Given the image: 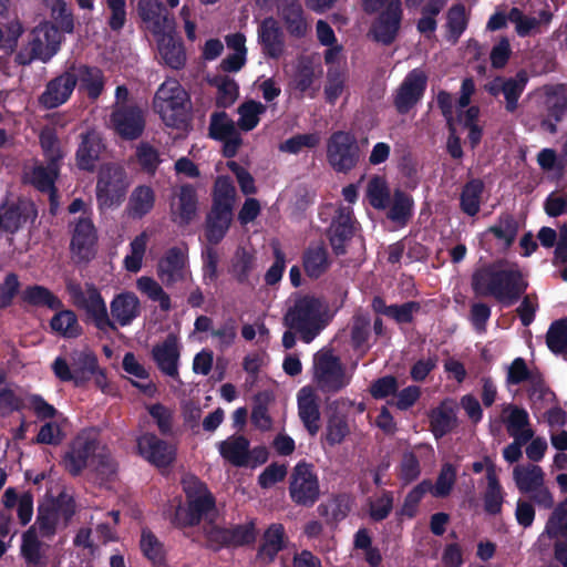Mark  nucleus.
Here are the masks:
<instances>
[{
  "mask_svg": "<svg viewBox=\"0 0 567 567\" xmlns=\"http://www.w3.org/2000/svg\"><path fill=\"white\" fill-rule=\"evenodd\" d=\"M528 80L525 70H519L514 76L505 78L502 94L505 97V110L508 113H514L518 109V100L525 91Z\"/></svg>",
  "mask_w": 567,
  "mask_h": 567,
  "instance_id": "47",
  "label": "nucleus"
},
{
  "mask_svg": "<svg viewBox=\"0 0 567 567\" xmlns=\"http://www.w3.org/2000/svg\"><path fill=\"white\" fill-rule=\"evenodd\" d=\"M288 492L297 506L312 507L320 497V484L315 466L306 461L298 462L289 477Z\"/></svg>",
  "mask_w": 567,
  "mask_h": 567,
  "instance_id": "12",
  "label": "nucleus"
},
{
  "mask_svg": "<svg viewBox=\"0 0 567 567\" xmlns=\"http://www.w3.org/2000/svg\"><path fill=\"white\" fill-rule=\"evenodd\" d=\"M210 84L217 87L216 104L219 107L230 106L239 95V85L227 75L215 76Z\"/></svg>",
  "mask_w": 567,
  "mask_h": 567,
  "instance_id": "58",
  "label": "nucleus"
},
{
  "mask_svg": "<svg viewBox=\"0 0 567 567\" xmlns=\"http://www.w3.org/2000/svg\"><path fill=\"white\" fill-rule=\"evenodd\" d=\"M471 286L476 296L494 297L502 306L511 307L526 292L528 282L517 268L484 266L472 275Z\"/></svg>",
  "mask_w": 567,
  "mask_h": 567,
  "instance_id": "1",
  "label": "nucleus"
},
{
  "mask_svg": "<svg viewBox=\"0 0 567 567\" xmlns=\"http://www.w3.org/2000/svg\"><path fill=\"white\" fill-rule=\"evenodd\" d=\"M515 484L523 494H529L544 483V472L538 465L516 466L513 472Z\"/></svg>",
  "mask_w": 567,
  "mask_h": 567,
  "instance_id": "52",
  "label": "nucleus"
},
{
  "mask_svg": "<svg viewBox=\"0 0 567 567\" xmlns=\"http://www.w3.org/2000/svg\"><path fill=\"white\" fill-rule=\"evenodd\" d=\"M545 111L540 127L550 134H556L558 131L557 124L567 115V90L564 84L546 90Z\"/></svg>",
  "mask_w": 567,
  "mask_h": 567,
  "instance_id": "22",
  "label": "nucleus"
},
{
  "mask_svg": "<svg viewBox=\"0 0 567 567\" xmlns=\"http://www.w3.org/2000/svg\"><path fill=\"white\" fill-rule=\"evenodd\" d=\"M155 205V192L151 186L140 185L132 192L127 212L134 219H141L152 212Z\"/></svg>",
  "mask_w": 567,
  "mask_h": 567,
  "instance_id": "43",
  "label": "nucleus"
},
{
  "mask_svg": "<svg viewBox=\"0 0 567 567\" xmlns=\"http://www.w3.org/2000/svg\"><path fill=\"white\" fill-rule=\"evenodd\" d=\"M367 197L369 204L378 210H384L389 207L391 199V192L381 176H373L367 186Z\"/></svg>",
  "mask_w": 567,
  "mask_h": 567,
  "instance_id": "56",
  "label": "nucleus"
},
{
  "mask_svg": "<svg viewBox=\"0 0 567 567\" xmlns=\"http://www.w3.org/2000/svg\"><path fill=\"white\" fill-rule=\"evenodd\" d=\"M233 221V208L228 205H220L218 202L212 204L210 210L205 218V238L212 246H216L226 237Z\"/></svg>",
  "mask_w": 567,
  "mask_h": 567,
  "instance_id": "24",
  "label": "nucleus"
},
{
  "mask_svg": "<svg viewBox=\"0 0 567 567\" xmlns=\"http://www.w3.org/2000/svg\"><path fill=\"white\" fill-rule=\"evenodd\" d=\"M20 553L29 567L47 566L43 543L38 537L35 525L22 534Z\"/></svg>",
  "mask_w": 567,
  "mask_h": 567,
  "instance_id": "39",
  "label": "nucleus"
},
{
  "mask_svg": "<svg viewBox=\"0 0 567 567\" xmlns=\"http://www.w3.org/2000/svg\"><path fill=\"white\" fill-rule=\"evenodd\" d=\"M76 87V78L70 70V63L65 69L49 80L38 102L44 110H53L62 106L72 97Z\"/></svg>",
  "mask_w": 567,
  "mask_h": 567,
  "instance_id": "16",
  "label": "nucleus"
},
{
  "mask_svg": "<svg viewBox=\"0 0 567 567\" xmlns=\"http://www.w3.org/2000/svg\"><path fill=\"white\" fill-rule=\"evenodd\" d=\"M182 486L185 505H178L175 508L171 522L177 528L195 527L216 508V498L206 483L195 475L183 478Z\"/></svg>",
  "mask_w": 567,
  "mask_h": 567,
  "instance_id": "3",
  "label": "nucleus"
},
{
  "mask_svg": "<svg viewBox=\"0 0 567 567\" xmlns=\"http://www.w3.org/2000/svg\"><path fill=\"white\" fill-rule=\"evenodd\" d=\"M137 450L151 464L156 467H167L176 457V450L154 433H144L137 439Z\"/></svg>",
  "mask_w": 567,
  "mask_h": 567,
  "instance_id": "23",
  "label": "nucleus"
},
{
  "mask_svg": "<svg viewBox=\"0 0 567 567\" xmlns=\"http://www.w3.org/2000/svg\"><path fill=\"white\" fill-rule=\"evenodd\" d=\"M427 75L419 68L411 70L392 94V104L400 115L409 114L423 99Z\"/></svg>",
  "mask_w": 567,
  "mask_h": 567,
  "instance_id": "14",
  "label": "nucleus"
},
{
  "mask_svg": "<svg viewBox=\"0 0 567 567\" xmlns=\"http://www.w3.org/2000/svg\"><path fill=\"white\" fill-rule=\"evenodd\" d=\"M258 42L262 54L278 60L285 52V38L281 28L272 17L265 18L258 27Z\"/></svg>",
  "mask_w": 567,
  "mask_h": 567,
  "instance_id": "27",
  "label": "nucleus"
},
{
  "mask_svg": "<svg viewBox=\"0 0 567 567\" xmlns=\"http://www.w3.org/2000/svg\"><path fill=\"white\" fill-rule=\"evenodd\" d=\"M361 158L355 136L346 131L333 132L327 141V162L336 173L348 174Z\"/></svg>",
  "mask_w": 567,
  "mask_h": 567,
  "instance_id": "11",
  "label": "nucleus"
},
{
  "mask_svg": "<svg viewBox=\"0 0 567 567\" xmlns=\"http://www.w3.org/2000/svg\"><path fill=\"white\" fill-rule=\"evenodd\" d=\"M507 410L509 414L505 423L508 434L512 437H516L529 433L532 439L534 431L529 427V415L527 411L517 405H508Z\"/></svg>",
  "mask_w": 567,
  "mask_h": 567,
  "instance_id": "59",
  "label": "nucleus"
},
{
  "mask_svg": "<svg viewBox=\"0 0 567 567\" xmlns=\"http://www.w3.org/2000/svg\"><path fill=\"white\" fill-rule=\"evenodd\" d=\"M369 517L375 523L386 519L394 505V494L392 491L382 489L374 499H369Z\"/></svg>",
  "mask_w": 567,
  "mask_h": 567,
  "instance_id": "63",
  "label": "nucleus"
},
{
  "mask_svg": "<svg viewBox=\"0 0 567 567\" xmlns=\"http://www.w3.org/2000/svg\"><path fill=\"white\" fill-rule=\"evenodd\" d=\"M113 319L121 326L131 324L141 315V302L134 292L116 295L110 305Z\"/></svg>",
  "mask_w": 567,
  "mask_h": 567,
  "instance_id": "34",
  "label": "nucleus"
},
{
  "mask_svg": "<svg viewBox=\"0 0 567 567\" xmlns=\"http://www.w3.org/2000/svg\"><path fill=\"white\" fill-rule=\"evenodd\" d=\"M267 111L266 105L255 100H248L238 106V126L249 132L254 130L260 121V115Z\"/></svg>",
  "mask_w": 567,
  "mask_h": 567,
  "instance_id": "57",
  "label": "nucleus"
},
{
  "mask_svg": "<svg viewBox=\"0 0 567 567\" xmlns=\"http://www.w3.org/2000/svg\"><path fill=\"white\" fill-rule=\"evenodd\" d=\"M518 223L514 215L502 213L497 217V221L486 229V234L493 235L496 239L504 241L505 247L509 248L518 234Z\"/></svg>",
  "mask_w": 567,
  "mask_h": 567,
  "instance_id": "51",
  "label": "nucleus"
},
{
  "mask_svg": "<svg viewBox=\"0 0 567 567\" xmlns=\"http://www.w3.org/2000/svg\"><path fill=\"white\" fill-rule=\"evenodd\" d=\"M372 310L378 313L385 316L394 320L398 324H409L414 321V313L421 310L419 301H406L402 305H390L388 306L385 300L375 296L371 302Z\"/></svg>",
  "mask_w": 567,
  "mask_h": 567,
  "instance_id": "32",
  "label": "nucleus"
},
{
  "mask_svg": "<svg viewBox=\"0 0 567 567\" xmlns=\"http://www.w3.org/2000/svg\"><path fill=\"white\" fill-rule=\"evenodd\" d=\"M153 109L168 127L186 130L189 126V95L176 79H167L158 86Z\"/></svg>",
  "mask_w": 567,
  "mask_h": 567,
  "instance_id": "4",
  "label": "nucleus"
},
{
  "mask_svg": "<svg viewBox=\"0 0 567 567\" xmlns=\"http://www.w3.org/2000/svg\"><path fill=\"white\" fill-rule=\"evenodd\" d=\"M312 371L317 390L327 396L341 392L351 381L340 358L331 350H321L313 355Z\"/></svg>",
  "mask_w": 567,
  "mask_h": 567,
  "instance_id": "8",
  "label": "nucleus"
},
{
  "mask_svg": "<svg viewBox=\"0 0 567 567\" xmlns=\"http://www.w3.org/2000/svg\"><path fill=\"white\" fill-rule=\"evenodd\" d=\"M135 156L142 171L151 176H154L159 164L162 163L158 151L150 143L141 142L136 146Z\"/></svg>",
  "mask_w": 567,
  "mask_h": 567,
  "instance_id": "64",
  "label": "nucleus"
},
{
  "mask_svg": "<svg viewBox=\"0 0 567 567\" xmlns=\"http://www.w3.org/2000/svg\"><path fill=\"white\" fill-rule=\"evenodd\" d=\"M484 183L480 178H472L466 182L460 195V208L470 217L480 213Z\"/></svg>",
  "mask_w": 567,
  "mask_h": 567,
  "instance_id": "46",
  "label": "nucleus"
},
{
  "mask_svg": "<svg viewBox=\"0 0 567 567\" xmlns=\"http://www.w3.org/2000/svg\"><path fill=\"white\" fill-rule=\"evenodd\" d=\"M70 70L76 78L80 90L84 91L90 100L95 101L102 95L105 78L100 68L73 61L70 63Z\"/></svg>",
  "mask_w": 567,
  "mask_h": 567,
  "instance_id": "28",
  "label": "nucleus"
},
{
  "mask_svg": "<svg viewBox=\"0 0 567 567\" xmlns=\"http://www.w3.org/2000/svg\"><path fill=\"white\" fill-rule=\"evenodd\" d=\"M158 51L164 62L174 70H181L186 63V54L183 42L176 40L173 33L159 35Z\"/></svg>",
  "mask_w": 567,
  "mask_h": 567,
  "instance_id": "41",
  "label": "nucleus"
},
{
  "mask_svg": "<svg viewBox=\"0 0 567 567\" xmlns=\"http://www.w3.org/2000/svg\"><path fill=\"white\" fill-rule=\"evenodd\" d=\"M316 72L311 58L302 55L298 59L290 85L293 91L303 96L315 83Z\"/></svg>",
  "mask_w": 567,
  "mask_h": 567,
  "instance_id": "49",
  "label": "nucleus"
},
{
  "mask_svg": "<svg viewBox=\"0 0 567 567\" xmlns=\"http://www.w3.org/2000/svg\"><path fill=\"white\" fill-rule=\"evenodd\" d=\"M447 40L456 43L467 28L465 7L461 3L452 6L446 14Z\"/></svg>",
  "mask_w": 567,
  "mask_h": 567,
  "instance_id": "61",
  "label": "nucleus"
},
{
  "mask_svg": "<svg viewBox=\"0 0 567 567\" xmlns=\"http://www.w3.org/2000/svg\"><path fill=\"white\" fill-rule=\"evenodd\" d=\"M140 547L143 555L151 561L153 567L166 566V550L164 544L150 529H143Z\"/></svg>",
  "mask_w": 567,
  "mask_h": 567,
  "instance_id": "50",
  "label": "nucleus"
},
{
  "mask_svg": "<svg viewBox=\"0 0 567 567\" xmlns=\"http://www.w3.org/2000/svg\"><path fill=\"white\" fill-rule=\"evenodd\" d=\"M504 496L505 493L499 483L497 473H494L493 467H491L487 476V486L483 494V505L485 513L492 516L501 514Z\"/></svg>",
  "mask_w": 567,
  "mask_h": 567,
  "instance_id": "48",
  "label": "nucleus"
},
{
  "mask_svg": "<svg viewBox=\"0 0 567 567\" xmlns=\"http://www.w3.org/2000/svg\"><path fill=\"white\" fill-rule=\"evenodd\" d=\"M38 207L24 196L7 195L0 203V235H16L38 218Z\"/></svg>",
  "mask_w": 567,
  "mask_h": 567,
  "instance_id": "9",
  "label": "nucleus"
},
{
  "mask_svg": "<svg viewBox=\"0 0 567 567\" xmlns=\"http://www.w3.org/2000/svg\"><path fill=\"white\" fill-rule=\"evenodd\" d=\"M51 369L61 382H72L74 386H84L94 375L99 386L105 381V373L99 365L97 355L89 350H74L70 353V360L56 357Z\"/></svg>",
  "mask_w": 567,
  "mask_h": 567,
  "instance_id": "5",
  "label": "nucleus"
},
{
  "mask_svg": "<svg viewBox=\"0 0 567 567\" xmlns=\"http://www.w3.org/2000/svg\"><path fill=\"white\" fill-rule=\"evenodd\" d=\"M97 233L90 217H79L76 220L70 250L78 262H89L96 254Z\"/></svg>",
  "mask_w": 567,
  "mask_h": 567,
  "instance_id": "19",
  "label": "nucleus"
},
{
  "mask_svg": "<svg viewBox=\"0 0 567 567\" xmlns=\"http://www.w3.org/2000/svg\"><path fill=\"white\" fill-rule=\"evenodd\" d=\"M138 13L141 19L147 24V29L159 37L166 33H173L175 30V19L167 8L159 0H140Z\"/></svg>",
  "mask_w": 567,
  "mask_h": 567,
  "instance_id": "20",
  "label": "nucleus"
},
{
  "mask_svg": "<svg viewBox=\"0 0 567 567\" xmlns=\"http://www.w3.org/2000/svg\"><path fill=\"white\" fill-rule=\"evenodd\" d=\"M198 214V194L194 185L182 184L169 200L171 220L178 227L189 226Z\"/></svg>",
  "mask_w": 567,
  "mask_h": 567,
  "instance_id": "18",
  "label": "nucleus"
},
{
  "mask_svg": "<svg viewBox=\"0 0 567 567\" xmlns=\"http://www.w3.org/2000/svg\"><path fill=\"white\" fill-rule=\"evenodd\" d=\"M285 528L281 524H271L264 534L257 557L264 563L274 561L280 550L284 549Z\"/></svg>",
  "mask_w": 567,
  "mask_h": 567,
  "instance_id": "40",
  "label": "nucleus"
},
{
  "mask_svg": "<svg viewBox=\"0 0 567 567\" xmlns=\"http://www.w3.org/2000/svg\"><path fill=\"white\" fill-rule=\"evenodd\" d=\"M509 17L516 24V32L520 37L530 35L533 32L539 31L540 25H547L553 19L549 10H540L537 17L526 16L517 8L511 10Z\"/></svg>",
  "mask_w": 567,
  "mask_h": 567,
  "instance_id": "44",
  "label": "nucleus"
},
{
  "mask_svg": "<svg viewBox=\"0 0 567 567\" xmlns=\"http://www.w3.org/2000/svg\"><path fill=\"white\" fill-rule=\"evenodd\" d=\"M430 430L439 440L457 426L456 408L451 400L442 401L429 415Z\"/></svg>",
  "mask_w": 567,
  "mask_h": 567,
  "instance_id": "33",
  "label": "nucleus"
},
{
  "mask_svg": "<svg viewBox=\"0 0 567 567\" xmlns=\"http://www.w3.org/2000/svg\"><path fill=\"white\" fill-rule=\"evenodd\" d=\"M546 344L555 354L567 353V319L550 323L546 333Z\"/></svg>",
  "mask_w": 567,
  "mask_h": 567,
  "instance_id": "62",
  "label": "nucleus"
},
{
  "mask_svg": "<svg viewBox=\"0 0 567 567\" xmlns=\"http://www.w3.org/2000/svg\"><path fill=\"white\" fill-rule=\"evenodd\" d=\"M348 417L338 411H333L327 422L324 439L330 446L341 444L349 435Z\"/></svg>",
  "mask_w": 567,
  "mask_h": 567,
  "instance_id": "55",
  "label": "nucleus"
},
{
  "mask_svg": "<svg viewBox=\"0 0 567 567\" xmlns=\"http://www.w3.org/2000/svg\"><path fill=\"white\" fill-rule=\"evenodd\" d=\"M61 33L50 22L35 27L29 34L28 43L16 53L14 62L27 66L39 60L48 63L60 50Z\"/></svg>",
  "mask_w": 567,
  "mask_h": 567,
  "instance_id": "6",
  "label": "nucleus"
},
{
  "mask_svg": "<svg viewBox=\"0 0 567 567\" xmlns=\"http://www.w3.org/2000/svg\"><path fill=\"white\" fill-rule=\"evenodd\" d=\"M402 14L401 0H388L384 9L371 24L369 33L372 39L383 45H391L399 34Z\"/></svg>",
  "mask_w": 567,
  "mask_h": 567,
  "instance_id": "17",
  "label": "nucleus"
},
{
  "mask_svg": "<svg viewBox=\"0 0 567 567\" xmlns=\"http://www.w3.org/2000/svg\"><path fill=\"white\" fill-rule=\"evenodd\" d=\"M66 291L71 297L72 303L85 311L86 321L92 322L94 327L102 331H116L117 328L111 320L106 303L100 290L93 284H86L85 290L79 282L70 281L66 284Z\"/></svg>",
  "mask_w": 567,
  "mask_h": 567,
  "instance_id": "7",
  "label": "nucleus"
},
{
  "mask_svg": "<svg viewBox=\"0 0 567 567\" xmlns=\"http://www.w3.org/2000/svg\"><path fill=\"white\" fill-rule=\"evenodd\" d=\"M544 533L550 539L567 542V498L560 501L550 513Z\"/></svg>",
  "mask_w": 567,
  "mask_h": 567,
  "instance_id": "53",
  "label": "nucleus"
},
{
  "mask_svg": "<svg viewBox=\"0 0 567 567\" xmlns=\"http://www.w3.org/2000/svg\"><path fill=\"white\" fill-rule=\"evenodd\" d=\"M152 355L164 374L178 377L179 349L176 337L169 334L163 343L154 346Z\"/></svg>",
  "mask_w": 567,
  "mask_h": 567,
  "instance_id": "31",
  "label": "nucleus"
},
{
  "mask_svg": "<svg viewBox=\"0 0 567 567\" xmlns=\"http://www.w3.org/2000/svg\"><path fill=\"white\" fill-rule=\"evenodd\" d=\"M128 188L125 169L114 163L101 167L96 181V200L100 209L118 206Z\"/></svg>",
  "mask_w": 567,
  "mask_h": 567,
  "instance_id": "10",
  "label": "nucleus"
},
{
  "mask_svg": "<svg viewBox=\"0 0 567 567\" xmlns=\"http://www.w3.org/2000/svg\"><path fill=\"white\" fill-rule=\"evenodd\" d=\"M50 328L56 334L68 339L78 338L83 333L76 313L70 309L58 310L50 320Z\"/></svg>",
  "mask_w": 567,
  "mask_h": 567,
  "instance_id": "45",
  "label": "nucleus"
},
{
  "mask_svg": "<svg viewBox=\"0 0 567 567\" xmlns=\"http://www.w3.org/2000/svg\"><path fill=\"white\" fill-rule=\"evenodd\" d=\"M298 415L309 435H317L320 430V409L315 394L307 388L298 393Z\"/></svg>",
  "mask_w": 567,
  "mask_h": 567,
  "instance_id": "35",
  "label": "nucleus"
},
{
  "mask_svg": "<svg viewBox=\"0 0 567 567\" xmlns=\"http://www.w3.org/2000/svg\"><path fill=\"white\" fill-rule=\"evenodd\" d=\"M60 175V166L51 165L50 163H45V165L39 164L33 166L30 175V183L41 193H45L50 189L55 188V181Z\"/></svg>",
  "mask_w": 567,
  "mask_h": 567,
  "instance_id": "54",
  "label": "nucleus"
},
{
  "mask_svg": "<svg viewBox=\"0 0 567 567\" xmlns=\"http://www.w3.org/2000/svg\"><path fill=\"white\" fill-rule=\"evenodd\" d=\"M301 259L306 276L313 280L322 277L332 265L329 250L323 241L310 243L303 250Z\"/></svg>",
  "mask_w": 567,
  "mask_h": 567,
  "instance_id": "29",
  "label": "nucleus"
},
{
  "mask_svg": "<svg viewBox=\"0 0 567 567\" xmlns=\"http://www.w3.org/2000/svg\"><path fill=\"white\" fill-rule=\"evenodd\" d=\"M220 456L235 467H247L250 462V442L241 434H233L217 443Z\"/></svg>",
  "mask_w": 567,
  "mask_h": 567,
  "instance_id": "30",
  "label": "nucleus"
},
{
  "mask_svg": "<svg viewBox=\"0 0 567 567\" xmlns=\"http://www.w3.org/2000/svg\"><path fill=\"white\" fill-rule=\"evenodd\" d=\"M22 302L32 307H47L58 311L63 308L61 299L49 288L41 285L27 286L21 293Z\"/></svg>",
  "mask_w": 567,
  "mask_h": 567,
  "instance_id": "42",
  "label": "nucleus"
},
{
  "mask_svg": "<svg viewBox=\"0 0 567 567\" xmlns=\"http://www.w3.org/2000/svg\"><path fill=\"white\" fill-rule=\"evenodd\" d=\"M355 234V219L350 207L340 206L326 229L333 254L339 257L348 252V244Z\"/></svg>",
  "mask_w": 567,
  "mask_h": 567,
  "instance_id": "15",
  "label": "nucleus"
},
{
  "mask_svg": "<svg viewBox=\"0 0 567 567\" xmlns=\"http://www.w3.org/2000/svg\"><path fill=\"white\" fill-rule=\"evenodd\" d=\"M351 511V498L346 493L334 494L327 501L320 503L317 513L328 526L336 527L347 518Z\"/></svg>",
  "mask_w": 567,
  "mask_h": 567,
  "instance_id": "36",
  "label": "nucleus"
},
{
  "mask_svg": "<svg viewBox=\"0 0 567 567\" xmlns=\"http://www.w3.org/2000/svg\"><path fill=\"white\" fill-rule=\"evenodd\" d=\"M106 146L102 134L94 128L80 134V143L75 152V162L79 169L94 172L97 162Z\"/></svg>",
  "mask_w": 567,
  "mask_h": 567,
  "instance_id": "21",
  "label": "nucleus"
},
{
  "mask_svg": "<svg viewBox=\"0 0 567 567\" xmlns=\"http://www.w3.org/2000/svg\"><path fill=\"white\" fill-rule=\"evenodd\" d=\"M279 11L290 35L295 38L306 35L308 25L299 0H282Z\"/></svg>",
  "mask_w": 567,
  "mask_h": 567,
  "instance_id": "37",
  "label": "nucleus"
},
{
  "mask_svg": "<svg viewBox=\"0 0 567 567\" xmlns=\"http://www.w3.org/2000/svg\"><path fill=\"white\" fill-rule=\"evenodd\" d=\"M110 123L117 136L123 141L138 140L146 126L144 110L137 103L114 105L110 114Z\"/></svg>",
  "mask_w": 567,
  "mask_h": 567,
  "instance_id": "13",
  "label": "nucleus"
},
{
  "mask_svg": "<svg viewBox=\"0 0 567 567\" xmlns=\"http://www.w3.org/2000/svg\"><path fill=\"white\" fill-rule=\"evenodd\" d=\"M186 254L179 247L168 248L157 262V277L167 288L185 279Z\"/></svg>",
  "mask_w": 567,
  "mask_h": 567,
  "instance_id": "26",
  "label": "nucleus"
},
{
  "mask_svg": "<svg viewBox=\"0 0 567 567\" xmlns=\"http://www.w3.org/2000/svg\"><path fill=\"white\" fill-rule=\"evenodd\" d=\"M97 449V442L94 439L84 435H78L69 445V450L63 456L65 470L72 475L78 476L87 465V460Z\"/></svg>",
  "mask_w": 567,
  "mask_h": 567,
  "instance_id": "25",
  "label": "nucleus"
},
{
  "mask_svg": "<svg viewBox=\"0 0 567 567\" xmlns=\"http://www.w3.org/2000/svg\"><path fill=\"white\" fill-rule=\"evenodd\" d=\"M413 197L401 188H395L386 208V217L399 226H406L413 216Z\"/></svg>",
  "mask_w": 567,
  "mask_h": 567,
  "instance_id": "38",
  "label": "nucleus"
},
{
  "mask_svg": "<svg viewBox=\"0 0 567 567\" xmlns=\"http://www.w3.org/2000/svg\"><path fill=\"white\" fill-rule=\"evenodd\" d=\"M282 321L286 328L297 331L302 342L310 343L328 324L327 306L320 298L299 295L288 307Z\"/></svg>",
  "mask_w": 567,
  "mask_h": 567,
  "instance_id": "2",
  "label": "nucleus"
},
{
  "mask_svg": "<svg viewBox=\"0 0 567 567\" xmlns=\"http://www.w3.org/2000/svg\"><path fill=\"white\" fill-rule=\"evenodd\" d=\"M430 491H432V482L430 480L420 482L406 494L399 514L410 519L414 518L417 514L421 501Z\"/></svg>",
  "mask_w": 567,
  "mask_h": 567,
  "instance_id": "60",
  "label": "nucleus"
}]
</instances>
